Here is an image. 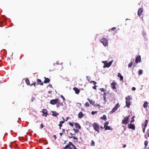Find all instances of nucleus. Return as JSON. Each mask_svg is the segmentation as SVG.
<instances>
[{
    "label": "nucleus",
    "mask_w": 149,
    "mask_h": 149,
    "mask_svg": "<svg viewBox=\"0 0 149 149\" xmlns=\"http://www.w3.org/2000/svg\"><path fill=\"white\" fill-rule=\"evenodd\" d=\"M132 100L130 96L128 95L125 97L126 106L128 108H129L131 104L130 101Z\"/></svg>",
    "instance_id": "obj_1"
},
{
    "label": "nucleus",
    "mask_w": 149,
    "mask_h": 149,
    "mask_svg": "<svg viewBox=\"0 0 149 149\" xmlns=\"http://www.w3.org/2000/svg\"><path fill=\"white\" fill-rule=\"evenodd\" d=\"M69 125L71 126L72 127H73L74 125H73V124L72 123H71L69 122Z\"/></svg>",
    "instance_id": "obj_38"
},
{
    "label": "nucleus",
    "mask_w": 149,
    "mask_h": 149,
    "mask_svg": "<svg viewBox=\"0 0 149 149\" xmlns=\"http://www.w3.org/2000/svg\"><path fill=\"white\" fill-rule=\"evenodd\" d=\"M75 127L78 130L80 129L81 128V127L80 125L77 123H75Z\"/></svg>",
    "instance_id": "obj_19"
},
{
    "label": "nucleus",
    "mask_w": 149,
    "mask_h": 149,
    "mask_svg": "<svg viewBox=\"0 0 149 149\" xmlns=\"http://www.w3.org/2000/svg\"><path fill=\"white\" fill-rule=\"evenodd\" d=\"M70 134H71V136H72H72H73V134H72V133H70Z\"/></svg>",
    "instance_id": "obj_59"
},
{
    "label": "nucleus",
    "mask_w": 149,
    "mask_h": 149,
    "mask_svg": "<svg viewBox=\"0 0 149 149\" xmlns=\"http://www.w3.org/2000/svg\"><path fill=\"white\" fill-rule=\"evenodd\" d=\"M93 127L95 131H97L98 132H99V128L100 126L99 125L96 123H95L93 124Z\"/></svg>",
    "instance_id": "obj_3"
},
{
    "label": "nucleus",
    "mask_w": 149,
    "mask_h": 149,
    "mask_svg": "<svg viewBox=\"0 0 149 149\" xmlns=\"http://www.w3.org/2000/svg\"><path fill=\"white\" fill-rule=\"evenodd\" d=\"M132 89L133 90V91H135V90H136V88L134 87H133L132 88Z\"/></svg>",
    "instance_id": "obj_49"
},
{
    "label": "nucleus",
    "mask_w": 149,
    "mask_h": 149,
    "mask_svg": "<svg viewBox=\"0 0 149 149\" xmlns=\"http://www.w3.org/2000/svg\"><path fill=\"white\" fill-rule=\"evenodd\" d=\"M138 73L139 75L143 73V70H139L138 71Z\"/></svg>",
    "instance_id": "obj_31"
},
{
    "label": "nucleus",
    "mask_w": 149,
    "mask_h": 149,
    "mask_svg": "<svg viewBox=\"0 0 149 149\" xmlns=\"http://www.w3.org/2000/svg\"><path fill=\"white\" fill-rule=\"evenodd\" d=\"M97 112V111H92L91 112V114L93 115H94L95 113H96Z\"/></svg>",
    "instance_id": "obj_37"
},
{
    "label": "nucleus",
    "mask_w": 149,
    "mask_h": 149,
    "mask_svg": "<svg viewBox=\"0 0 149 149\" xmlns=\"http://www.w3.org/2000/svg\"><path fill=\"white\" fill-rule=\"evenodd\" d=\"M73 130L74 131L75 133H77L78 132H79L78 129H73Z\"/></svg>",
    "instance_id": "obj_35"
},
{
    "label": "nucleus",
    "mask_w": 149,
    "mask_h": 149,
    "mask_svg": "<svg viewBox=\"0 0 149 149\" xmlns=\"http://www.w3.org/2000/svg\"><path fill=\"white\" fill-rule=\"evenodd\" d=\"M130 116L129 115L125 117L122 120V123L124 124H127L128 123V121Z\"/></svg>",
    "instance_id": "obj_4"
},
{
    "label": "nucleus",
    "mask_w": 149,
    "mask_h": 149,
    "mask_svg": "<svg viewBox=\"0 0 149 149\" xmlns=\"http://www.w3.org/2000/svg\"><path fill=\"white\" fill-rule=\"evenodd\" d=\"M141 61V56L140 55L137 56L136 57L135 59V62L136 63H139Z\"/></svg>",
    "instance_id": "obj_11"
},
{
    "label": "nucleus",
    "mask_w": 149,
    "mask_h": 149,
    "mask_svg": "<svg viewBox=\"0 0 149 149\" xmlns=\"http://www.w3.org/2000/svg\"><path fill=\"white\" fill-rule=\"evenodd\" d=\"M70 143L71 144V145L72 146H73V149H78V148H77L72 143Z\"/></svg>",
    "instance_id": "obj_30"
},
{
    "label": "nucleus",
    "mask_w": 149,
    "mask_h": 149,
    "mask_svg": "<svg viewBox=\"0 0 149 149\" xmlns=\"http://www.w3.org/2000/svg\"><path fill=\"white\" fill-rule=\"evenodd\" d=\"M116 29V28H115V27H113V28H111V30L113 31V30H114V29Z\"/></svg>",
    "instance_id": "obj_47"
},
{
    "label": "nucleus",
    "mask_w": 149,
    "mask_h": 149,
    "mask_svg": "<svg viewBox=\"0 0 149 149\" xmlns=\"http://www.w3.org/2000/svg\"><path fill=\"white\" fill-rule=\"evenodd\" d=\"M148 105V103L147 102H145L143 104V106L144 108H146Z\"/></svg>",
    "instance_id": "obj_22"
},
{
    "label": "nucleus",
    "mask_w": 149,
    "mask_h": 149,
    "mask_svg": "<svg viewBox=\"0 0 149 149\" xmlns=\"http://www.w3.org/2000/svg\"><path fill=\"white\" fill-rule=\"evenodd\" d=\"M44 127V126L42 124H41L40 125V127L41 129H42Z\"/></svg>",
    "instance_id": "obj_44"
},
{
    "label": "nucleus",
    "mask_w": 149,
    "mask_h": 149,
    "mask_svg": "<svg viewBox=\"0 0 149 149\" xmlns=\"http://www.w3.org/2000/svg\"><path fill=\"white\" fill-rule=\"evenodd\" d=\"M73 135H75V133L74 134H73Z\"/></svg>",
    "instance_id": "obj_64"
},
{
    "label": "nucleus",
    "mask_w": 149,
    "mask_h": 149,
    "mask_svg": "<svg viewBox=\"0 0 149 149\" xmlns=\"http://www.w3.org/2000/svg\"><path fill=\"white\" fill-rule=\"evenodd\" d=\"M62 130H63V131H65V130L63 129H62Z\"/></svg>",
    "instance_id": "obj_61"
},
{
    "label": "nucleus",
    "mask_w": 149,
    "mask_h": 149,
    "mask_svg": "<svg viewBox=\"0 0 149 149\" xmlns=\"http://www.w3.org/2000/svg\"><path fill=\"white\" fill-rule=\"evenodd\" d=\"M100 90L102 92H104V89L103 88H101L100 89Z\"/></svg>",
    "instance_id": "obj_42"
},
{
    "label": "nucleus",
    "mask_w": 149,
    "mask_h": 149,
    "mask_svg": "<svg viewBox=\"0 0 149 149\" xmlns=\"http://www.w3.org/2000/svg\"><path fill=\"white\" fill-rule=\"evenodd\" d=\"M118 76L120 78L121 80H123V77L121 75L120 73H118Z\"/></svg>",
    "instance_id": "obj_23"
},
{
    "label": "nucleus",
    "mask_w": 149,
    "mask_h": 149,
    "mask_svg": "<svg viewBox=\"0 0 149 149\" xmlns=\"http://www.w3.org/2000/svg\"><path fill=\"white\" fill-rule=\"evenodd\" d=\"M73 89L75 91L76 94H78L80 92V90L78 88L76 87H74L73 88Z\"/></svg>",
    "instance_id": "obj_16"
},
{
    "label": "nucleus",
    "mask_w": 149,
    "mask_h": 149,
    "mask_svg": "<svg viewBox=\"0 0 149 149\" xmlns=\"http://www.w3.org/2000/svg\"><path fill=\"white\" fill-rule=\"evenodd\" d=\"M70 143H71L70 142H69V143L66 145L65 147L64 148V149H67L68 148H69L70 146L71 145V144Z\"/></svg>",
    "instance_id": "obj_21"
},
{
    "label": "nucleus",
    "mask_w": 149,
    "mask_h": 149,
    "mask_svg": "<svg viewBox=\"0 0 149 149\" xmlns=\"http://www.w3.org/2000/svg\"><path fill=\"white\" fill-rule=\"evenodd\" d=\"M90 83H93L95 86L93 87V88L94 89L96 90L97 86L95 85L97 84V83L95 81H90Z\"/></svg>",
    "instance_id": "obj_15"
},
{
    "label": "nucleus",
    "mask_w": 149,
    "mask_h": 149,
    "mask_svg": "<svg viewBox=\"0 0 149 149\" xmlns=\"http://www.w3.org/2000/svg\"><path fill=\"white\" fill-rule=\"evenodd\" d=\"M148 123V120H146L145 122V125H144L145 127H147Z\"/></svg>",
    "instance_id": "obj_28"
},
{
    "label": "nucleus",
    "mask_w": 149,
    "mask_h": 149,
    "mask_svg": "<svg viewBox=\"0 0 149 149\" xmlns=\"http://www.w3.org/2000/svg\"><path fill=\"white\" fill-rule=\"evenodd\" d=\"M58 106H58V105H57V107H58Z\"/></svg>",
    "instance_id": "obj_63"
},
{
    "label": "nucleus",
    "mask_w": 149,
    "mask_h": 149,
    "mask_svg": "<svg viewBox=\"0 0 149 149\" xmlns=\"http://www.w3.org/2000/svg\"><path fill=\"white\" fill-rule=\"evenodd\" d=\"M37 84L38 85H40L41 86H42L43 85V82L42 81L41 79H37L36 80Z\"/></svg>",
    "instance_id": "obj_13"
},
{
    "label": "nucleus",
    "mask_w": 149,
    "mask_h": 149,
    "mask_svg": "<svg viewBox=\"0 0 149 149\" xmlns=\"http://www.w3.org/2000/svg\"><path fill=\"white\" fill-rule=\"evenodd\" d=\"M120 107V105L118 103L116 104L115 106L112 109V110L110 112V114H112L115 111L118 109V108Z\"/></svg>",
    "instance_id": "obj_5"
},
{
    "label": "nucleus",
    "mask_w": 149,
    "mask_h": 149,
    "mask_svg": "<svg viewBox=\"0 0 149 149\" xmlns=\"http://www.w3.org/2000/svg\"><path fill=\"white\" fill-rule=\"evenodd\" d=\"M62 119H63V120L64 121H65V119L63 117H62Z\"/></svg>",
    "instance_id": "obj_57"
},
{
    "label": "nucleus",
    "mask_w": 149,
    "mask_h": 149,
    "mask_svg": "<svg viewBox=\"0 0 149 149\" xmlns=\"http://www.w3.org/2000/svg\"><path fill=\"white\" fill-rule=\"evenodd\" d=\"M52 91H48V93H51V92H52Z\"/></svg>",
    "instance_id": "obj_54"
},
{
    "label": "nucleus",
    "mask_w": 149,
    "mask_h": 149,
    "mask_svg": "<svg viewBox=\"0 0 149 149\" xmlns=\"http://www.w3.org/2000/svg\"><path fill=\"white\" fill-rule=\"evenodd\" d=\"M143 12V8H140L138 11V15L139 16H140L141 15L142 13Z\"/></svg>",
    "instance_id": "obj_14"
},
{
    "label": "nucleus",
    "mask_w": 149,
    "mask_h": 149,
    "mask_svg": "<svg viewBox=\"0 0 149 149\" xmlns=\"http://www.w3.org/2000/svg\"><path fill=\"white\" fill-rule=\"evenodd\" d=\"M69 138H73V139L74 140H76L77 141L78 140V138H77L76 137L74 136H69Z\"/></svg>",
    "instance_id": "obj_27"
},
{
    "label": "nucleus",
    "mask_w": 149,
    "mask_h": 149,
    "mask_svg": "<svg viewBox=\"0 0 149 149\" xmlns=\"http://www.w3.org/2000/svg\"><path fill=\"white\" fill-rule=\"evenodd\" d=\"M105 130H112V128L110 127L109 126H107L104 127Z\"/></svg>",
    "instance_id": "obj_25"
},
{
    "label": "nucleus",
    "mask_w": 149,
    "mask_h": 149,
    "mask_svg": "<svg viewBox=\"0 0 149 149\" xmlns=\"http://www.w3.org/2000/svg\"><path fill=\"white\" fill-rule=\"evenodd\" d=\"M61 97H62V98H63V100H65V98H64V97L62 95H61Z\"/></svg>",
    "instance_id": "obj_46"
},
{
    "label": "nucleus",
    "mask_w": 149,
    "mask_h": 149,
    "mask_svg": "<svg viewBox=\"0 0 149 149\" xmlns=\"http://www.w3.org/2000/svg\"><path fill=\"white\" fill-rule=\"evenodd\" d=\"M116 85H117V84L114 81H113L111 84V87L115 91H117V89L116 87Z\"/></svg>",
    "instance_id": "obj_7"
},
{
    "label": "nucleus",
    "mask_w": 149,
    "mask_h": 149,
    "mask_svg": "<svg viewBox=\"0 0 149 149\" xmlns=\"http://www.w3.org/2000/svg\"><path fill=\"white\" fill-rule=\"evenodd\" d=\"M69 149H73V146H72V147H70Z\"/></svg>",
    "instance_id": "obj_55"
},
{
    "label": "nucleus",
    "mask_w": 149,
    "mask_h": 149,
    "mask_svg": "<svg viewBox=\"0 0 149 149\" xmlns=\"http://www.w3.org/2000/svg\"><path fill=\"white\" fill-rule=\"evenodd\" d=\"M133 64V62H132L130 63H129L128 65V67L129 68L131 67Z\"/></svg>",
    "instance_id": "obj_32"
},
{
    "label": "nucleus",
    "mask_w": 149,
    "mask_h": 149,
    "mask_svg": "<svg viewBox=\"0 0 149 149\" xmlns=\"http://www.w3.org/2000/svg\"><path fill=\"white\" fill-rule=\"evenodd\" d=\"M53 136L54 137L55 139L56 140L57 138L56 135H54Z\"/></svg>",
    "instance_id": "obj_50"
},
{
    "label": "nucleus",
    "mask_w": 149,
    "mask_h": 149,
    "mask_svg": "<svg viewBox=\"0 0 149 149\" xmlns=\"http://www.w3.org/2000/svg\"><path fill=\"white\" fill-rule=\"evenodd\" d=\"M65 122V121H64V120L62 121H60L59 123L62 124H63V123H64Z\"/></svg>",
    "instance_id": "obj_45"
},
{
    "label": "nucleus",
    "mask_w": 149,
    "mask_h": 149,
    "mask_svg": "<svg viewBox=\"0 0 149 149\" xmlns=\"http://www.w3.org/2000/svg\"><path fill=\"white\" fill-rule=\"evenodd\" d=\"M109 123L108 122H105L104 123V127H105L107 126H108L107 125H108Z\"/></svg>",
    "instance_id": "obj_34"
},
{
    "label": "nucleus",
    "mask_w": 149,
    "mask_h": 149,
    "mask_svg": "<svg viewBox=\"0 0 149 149\" xmlns=\"http://www.w3.org/2000/svg\"><path fill=\"white\" fill-rule=\"evenodd\" d=\"M48 86L50 87V88H52V86L51 84H49L48 85Z\"/></svg>",
    "instance_id": "obj_48"
},
{
    "label": "nucleus",
    "mask_w": 149,
    "mask_h": 149,
    "mask_svg": "<svg viewBox=\"0 0 149 149\" xmlns=\"http://www.w3.org/2000/svg\"><path fill=\"white\" fill-rule=\"evenodd\" d=\"M77 104H79V105H80V106H81V103H79V102H78V103H77Z\"/></svg>",
    "instance_id": "obj_58"
},
{
    "label": "nucleus",
    "mask_w": 149,
    "mask_h": 149,
    "mask_svg": "<svg viewBox=\"0 0 149 149\" xmlns=\"http://www.w3.org/2000/svg\"><path fill=\"white\" fill-rule=\"evenodd\" d=\"M100 118L104 120H106L107 119L106 116L105 115H103L102 117H101Z\"/></svg>",
    "instance_id": "obj_26"
},
{
    "label": "nucleus",
    "mask_w": 149,
    "mask_h": 149,
    "mask_svg": "<svg viewBox=\"0 0 149 149\" xmlns=\"http://www.w3.org/2000/svg\"><path fill=\"white\" fill-rule=\"evenodd\" d=\"M36 82H34V83H32L31 84V86L33 85L34 86H36Z\"/></svg>",
    "instance_id": "obj_41"
},
{
    "label": "nucleus",
    "mask_w": 149,
    "mask_h": 149,
    "mask_svg": "<svg viewBox=\"0 0 149 149\" xmlns=\"http://www.w3.org/2000/svg\"><path fill=\"white\" fill-rule=\"evenodd\" d=\"M146 127H145L144 126H143V133H144L145 132V130Z\"/></svg>",
    "instance_id": "obj_40"
},
{
    "label": "nucleus",
    "mask_w": 149,
    "mask_h": 149,
    "mask_svg": "<svg viewBox=\"0 0 149 149\" xmlns=\"http://www.w3.org/2000/svg\"><path fill=\"white\" fill-rule=\"evenodd\" d=\"M44 78L45 79V80L44 81V83H47L50 82V79L49 78H46L45 77H44Z\"/></svg>",
    "instance_id": "obj_18"
},
{
    "label": "nucleus",
    "mask_w": 149,
    "mask_h": 149,
    "mask_svg": "<svg viewBox=\"0 0 149 149\" xmlns=\"http://www.w3.org/2000/svg\"><path fill=\"white\" fill-rule=\"evenodd\" d=\"M59 101V100L58 98L52 100H50V103L52 105H54L58 102Z\"/></svg>",
    "instance_id": "obj_8"
},
{
    "label": "nucleus",
    "mask_w": 149,
    "mask_h": 149,
    "mask_svg": "<svg viewBox=\"0 0 149 149\" xmlns=\"http://www.w3.org/2000/svg\"><path fill=\"white\" fill-rule=\"evenodd\" d=\"M58 126H59V129H61V127L62 126V124H61V123H59V124H58Z\"/></svg>",
    "instance_id": "obj_39"
},
{
    "label": "nucleus",
    "mask_w": 149,
    "mask_h": 149,
    "mask_svg": "<svg viewBox=\"0 0 149 149\" xmlns=\"http://www.w3.org/2000/svg\"><path fill=\"white\" fill-rule=\"evenodd\" d=\"M84 106L86 107H89L90 106V105L89 103L88 102H87L85 104Z\"/></svg>",
    "instance_id": "obj_29"
},
{
    "label": "nucleus",
    "mask_w": 149,
    "mask_h": 149,
    "mask_svg": "<svg viewBox=\"0 0 149 149\" xmlns=\"http://www.w3.org/2000/svg\"><path fill=\"white\" fill-rule=\"evenodd\" d=\"M87 100L89 102V103L90 104H91L92 105L94 106H99V104H95V102L94 101H93L92 100H91L88 98H87Z\"/></svg>",
    "instance_id": "obj_9"
},
{
    "label": "nucleus",
    "mask_w": 149,
    "mask_h": 149,
    "mask_svg": "<svg viewBox=\"0 0 149 149\" xmlns=\"http://www.w3.org/2000/svg\"><path fill=\"white\" fill-rule=\"evenodd\" d=\"M134 118V117L133 116L132 118V120L130 122L131 123H132V122H133L134 121V120L133 119V118Z\"/></svg>",
    "instance_id": "obj_43"
},
{
    "label": "nucleus",
    "mask_w": 149,
    "mask_h": 149,
    "mask_svg": "<svg viewBox=\"0 0 149 149\" xmlns=\"http://www.w3.org/2000/svg\"><path fill=\"white\" fill-rule=\"evenodd\" d=\"M69 118V117H67L66 118V120H65V121H68V119Z\"/></svg>",
    "instance_id": "obj_51"
},
{
    "label": "nucleus",
    "mask_w": 149,
    "mask_h": 149,
    "mask_svg": "<svg viewBox=\"0 0 149 149\" xmlns=\"http://www.w3.org/2000/svg\"><path fill=\"white\" fill-rule=\"evenodd\" d=\"M58 106H58V105H57V107H58Z\"/></svg>",
    "instance_id": "obj_62"
},
{
    "label": "nucleus",
    "mask_w": 149,
    "mask_h": 149,
    "mask_svg": "<svg viewBox=\"0 0 149 149\" xmlns=\"http://www.w3.org/2000/svg\"><path fill=\"white\" fill-rule=\"evenodd\" d=\"M104 99L105 101V100L106 99V98L105 96L104 97Z\"/></svg>",
    "instance_id": "obj_56"
},
{
    "label": "nucleus",
    "mask_w": 149,
    "mask_h": 149,
    "mask_svg": "<svg viewBox=\"0 0 149 149\" xmlns=\"http://www.w3.org/2000/svg\"><path fill=\"white\" fill-rule=\"evenodd\" d=\"M25 81L26 83L27 84V85H30V81H29V79L28 78H26L25 80Z\"/></svg>",
    "instance_id": "obj_24"
},
{
    "label": "nucleus",
    "mask_w": 149,
    "mask_h": 149,
    "mask_svg": "<svg viewBox=\"0 0 149 149\" xmlns=\"http://www.w3.org/2000/svg\"><path fill=\"white\" fill-rule=\"evenodd\" d=\"M84 114L81 111L78 114V118H81L83 117Z\"/></svg>",
    "instance_id": "obj_20"
},
{
    "label": "nucleus",
    "mask_w": 149,
    "mask_h": 149,
    "mask_svg": "<svg viewBox=\"0 0 149 149\" xmlns=\"http://www.w3.org/2000/svg\"><path fill=\"white\" fill-rule=\"evenodd\" d=\"M91 144L92 146H95V142L93 140L92 141Z\"/></svg>",
    "instance_id": "obj_36"
},
{
    "label": "nucleus",
    "mask_w": 149,
    "mask_h": 149,
    "mask_svg": "<svg viewBox=\"0 0 149 149\" xmlns=\"http://www.w3.org/2000/svg\"><path fill=\"white\" fill-rule=\"evenodd\" d=\"M100 127V128H101V129H103V127L102 126H101Z\"/></svg>",
    "instance_id": "obj_60"
},
{
    "label": "nucleus",
    "mask_w": 149,
    "mask_h": 149,
    "mask_svg": "<svg viewBox=\"0 0 149 149\" xmlns=\"http://www.w3.org/2000/svg\"><path fill=\"white\" fill-rule=\"evenodd\" d=\"M100 41L103 44L104 46H107L108 40L106 38H103L100 39Z\"/></svg>",
    "instance_id": "obj_2"
},
{
    "label": "nucleus",
    "mask_w": 149,
    "mask_h": 149,
    "mask_svg": "<svg viewBox=\"0 0 149 149\" xmlns=\"http://www.w3.org/2000/svg\"><path fill=\"white\" fill-rule=\"evenodd\" d=\"M148 143V142L147 141H144V145L145 146V147L144 148H145L147 146V145Z\"/></svg>",
    "instance_id": "obj_33"
},
{
    "label": "nucleus",
    "mask_w": 149,
    "mask_h": 149,
    "mask_svg": "<svg viewBox=\"0 0 149 149\" xmlns=\"http://www.w3.org/2000/svg\"><path fill=\"white\" fill-rule=\"evenodd\" d=\"M128 127L129 129H132L133 130H135V126L134 124H132L131 123L130 124H128Z\"/></svg>",
    "instance_id": "obj_12"
},
{
    "label": "nucleus",
    "mask_w": 149,
    "mask_h": 149,
    "mask_svg": "<svg viewBox=\"0 0 149 149\" xmlns=\"http://www.w3.org/2000/svg\"><path fill=\"white\" fill-rule=\"evenodd\" d=\"M103 63H104V66H103L104 68H105L106 67H109L111 65L112 61H111L109 63H108L107 61H104V62H103Z\"/></svg>",
    "instance_id": "obj_6"
},
{
    "label": "nucleus",
    "mask_w": 149,
    "mask_h": 149,
    "mask_svg": "<svg viewBox=\"0 0 149 149\" xmlns=\"http://www.w3.org/2000/svg\"><path fill=\"white\" fill-rule=\"evenodd\" d=\"M63 134V133H60V135L61 136H62V135Z\"/></svg>",
    "instance_id": "obj_52"
},
{
    "label": "nucleus",
    "mask_w": 149,
    "mask_h": 149,
    "mask_svg": "<svg viewBox=\"0 0 149 149\" xmlns=\"http://www.w3.org/2000/svg\"><path fill=\"white\" fill-rule=\"evenodd\" d=\"M126 145L125 144L124 145V146H123V148H125L126 147Z\"/></svg>",
    "instance_id": "obj_53"
},
{
    "label": "nucleus",
    "mask_w": 149,
    "mask_h": 149,
    "mask_svg": "<svg viewBox=\"0 0 149 149\" xmlns=\"http://www.w3.org/2000/svg\"><path fill=\"white\" fill-rule=\"evenodd\" d=\"M42 112V115L43 116H45V117H46L48 115V113H47V110L46 109H43Z\"/></svg>",
    "instance_id": "obj_10"
},
{
    "label": "nucleus",
    "mask_w": 149,
    "mask_h": 149,
    "mask_svg": "<svg viewBox=\"0 0 149 149\" xmlns=\"http://www.w3.org/2000/svg\"><path fill=\"white\" fill-rule=\"evenodd\" d=\"M52 115L55 117H57V116L59 115V113H57L55 111H52Z\"/></svg>",
    "instance_id": "obj_17"
}]
</instances>
